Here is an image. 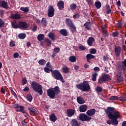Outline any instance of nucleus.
Segmentation results:
<instances>
[{
    "instance_id": "3",
    "label": "nucleus",
    "mask_w": 126,
    "mask_h": 126,
    "mask_svg": "<svg viewBox=\"0 0 126 126\" xmlns=\"http://www.w3.org/2000/svg\"><path fill=\"white\" fill-rule=\"evenodd\" d=\"M61 92L60 88L58 86L55 87L54 89H48V95L51 99H55L56 95L60 94Z\"/></svg>"
},
{
    "instance_id": "23",
    "label": "nucleus",
    "mask_w": 126,
    "mask_h": 126,
    "mask_svg": "<svg viewBox=\"0 0 126 126\" xmlns=\"http://www.w3.org/2000/svg\"><path fill=\"white\" fill-rule=\"evenodd\" d=\"M71 19L66 18L65 23L67 26H69L70 30H71Z\"/></svg>"
},
{
    "instance_id": "17",
    "label": "nucleus",
    "mask_w": 126,
    "mask_h": 126,
    "mask_svg": "<svg viewBox=\"0 0 126 126\" xmlns=\"http://www.w3.org/2000/svg\"><path fill=\"white\" fill-rule=\"evenodd\" d=\"M95 58V57L94 56V55H92L91 52H90V54H88L86 55L87 61L88 63H91V59H94Z\"/></svg>"
},
{
    "instance_id": "29",
    "label": "nucleus",
    "mask_w": 126,
    "mask_h": 126,
    "mask_svg": "<svg viewBox=\"0 0 126 126\" xmlns=\"http://www.w3.org/2000/svg\"><path fill=\"white\" fill-rule=\"evenodd\" d=\"M45 38V35L43 34H39L37 36V40L39 42H42L44 38Z\"/></svg>"
},
{
    "instance_id": "21",
    "label": "nucleus",
    "mask_w": 126,
    "mask_h": 126,
    "mask_svg": "<svg viewBox=\"0 0 126 126\" xmlns=\"http://www.w3.org/2000/svg\"><path fill=\"white\" fill-rule=\"evenodd\" d=\"M11 17L12 19H20L21 18L20 15L18 13L12 14L11 15Z\"/></svg>"
},
{
    "instance_id": "57",
    "label": "nucleus",
    "mask_w": 126,
    "mask_h": 126,
    "mask_svg": "<svg viewBox=\"0 0 126 126\" xmlns=\"http://www.w3.org/2000/svg\"><path fill=\"white\" fill-rule=\"evenodd\" d=\"M102 34L104 36H108L109 35V33L108 32H103Z\"/></svg>"
},
{
    "instance_id": "27",
    "label": "nucleus",
    "mask_w": 126,
    "mask_h": 126,
    "mask_svg": "<svg viewBox=\"0 0 126 126\" xmlns=\"http://www.w3.org/2000/svg\"><path fill=\"white\" fill-rule=\"evenodd\" d=\"M12 27L13 28H15V29H17V28H19V25L17 24L16 22V21H14L11 23Z\"/></svg>"
},
{
    "instance_id": "43",
    "label": "nucleus",
    "mask_w": 126,
    "mask_h": 126,
    "mask_svg": "<svg viewBox=\"0 0 126 126\" xmlns=\"http://www.w3.org/2000/svg\"><path fill=\"white\" fill-rule=\"evenodd\" d=\"M103 89L101 87H97L96 88V91L97 92H102Z\"/></svg>"
},
{
    "instance_id": "31",
    "label": "nucleus",
    "mask_w": 126,
    "mask_h": 126,
    "mask_svg": "<svg viewBox=\"0 0 126 126\" xmlns=\"http://www.w3.org/2000/svg\"><path fill=\"white\" fill-rule=\"evenodd\" d=\"M95 6L97 9H99V8H101L102 6L101 2H100V1H95Z\"/></svg>"
},
{
    "instance_id": "26",
    "label": "nucleus",
    "mask_w": 126,
    "mask_h": 126,
    "mask_svg": "<svg viewBox=\"0 0 126 126\" xmlns=\"http://www.w3.org/2000/svg\"><path fill=\"white\" fill-rule=\"evenodd\" d=\"M20 10L24 11V13H28L29 12V7H21Z\"/></svg>"
},
{
    "instance_id": "7",
    "label": "nucleus",
    "mask_w": 126,
    "mask_h": 126,
    "mask_svg": "<svg viewBox=\"0 0 126 126\" xmlns=\"http://www.w3.org/2000/svg\"><path fill=\"white\" fill-rule=\"evenodd\" d=\"M123 68H124V65L122 66H119L118 69H120V71L119 72H118L117 74V78L118 82H124V76H122V69H123Z\"/></svg>"
},
{
    "instance_id": "46",
    "label": "nucleus",
    "mask_w": 126,
    "mask_h": 126,
    "mask_svg": "<svg viewBox=\"0 0 126 126\" xmlns=\"http://www.w3.org/2000/svg\"><path fill=\"white\" fill-rule=\"evenodd\" d=\"M101 29L102 30V32H107V30L106 25L102 26V27H101Z\"/></svg>"
},
{
    "instance_id": "42",
    "label": "nucleus",
    "mask_w": 126,
    "mask_h": 126,
    "mask_svg": "<svg viewBox=\"0 0 126 126\" xmlns=\"http://www.w3.org/2000/svg\"><path fill=\"white\" fill-rule=\"evenodd\" d=\"M96 51L97 50L95 48H93L90 50V52H91L92 55H93V54H96Z\"/></svg>"
},
{
    "instance_id": "61",
    "label": "nucleus",
    "mask_w": 126,
    "mask_h": 126,
    "mask_svg": "<svg viewBox=\"0 0 126 126\" xmlns=\"http://www.w3.org/2000/svg\"><path fill=\"white\" fill-rule=\"evenodd\" d=\"M22 82L23 84H26L27 83V80L26 79H23Z\"/></svg>"
},
{
    "instance_id": "11",
    "label": "nucleus",
    "mask_w": 126,
    "mask_h": 126,
    "mask_svg": "<svg viewBox=\"0 0 126 126\" xmlns=\"http://www.w3.org/2000/svg\"><path fill=\"white\" fill-rule=\"evenodd\" d=\"M115 54L116 56V57H119L122 51V48L120 46H116L115 48Z\"/></svg>"
},
{
    "instance_id": "12",
    "label": "nucleus",
    "mask_w": 126,
    "mask_h": 126,
    "mask_svg": "<svg viewBox=\"0 0 126 126\" xmlns=\"http://www.w3.org/2000/svg\"><path fill=\"white\" fill-rule=\"evenodd\" d=\"M96 113V109L95 108L89 109L87 110L86 114L88 115V117H91V116H94Z\"/></svg>"
},
{
    "instance_id": "14",
    "label": "nucleus",
    "mask_w": 126,
    "mask_h": 126,
    "mask_svg": "<svg viewBox=\"0 0 126 126\" xmlns=\"http://www.w3.org/2000/svg\"><path fill=\"white\" fill-rule=\"evenodd\" d=\"M0 7H3V8H5V9H8L9 8L7 2L2 0H0Z\"/></svg>"
},
{
    "instance_id": "1",
    "label": "nucleus",
    "mask_w": 126,
    "mask_h": 126,
    "mask_svg": "<svg viewBox=\"0 0 126 126\" xmlns=\"http://www.w3.org/2000/svg\"><path fill=\"white\" fill-rule=\"evenodd\" d=\"M104 111L107 114L109 120L107 121V124L111 125H118L119 122L118 119L121 117V113L118 110H115L114 107H107Z\"/></svg>"
},
{
    "instance_id": "53",
    "label": "nucleus",
    "mask_w": 126,
    "mask_h": 126,
    "mask_svg": "<svg viewBox=\"0 0 126 126\" xmlns=\"http://www.w3.org/2000/svg\"><path fill=\"white\" fill-rule=\"evenodd\" d=\"M61 34H62V35H63L64 36H66L68 35L67 32H61Z\"/></svg>"
},
{
    "instance_id": "25",
    "label": "nucleus",
    "mask_w": 126,
    "mask_h": 126,
    "mask_svg": "<svg viewBox=\"0 0 126 126\" xmlns=\"http://www.w3.org/2000/svg\"><path fill=\"white\" fill-rule=\"evenodd\" d=\"M71 31H72V32H76V27H75V25H74L72 20L71 22Z\"/></svg>"
},
{
    "instance_id": "60",
    "label": "nucleus",
    "mask_w": 126,
    "mask_h": 126,
    "mask_svg": "<svg viewBox=\"0 0 126 126\" xmlns=\"http://www.w3.org/2000/svg\"><path fill=\"white\" fill-rule=\"evenodd\" d=\"M117 6H118L119 7H121V3L120 0H118V1H117Z\"/></svg>"
},
{
    "instance_id": "54",
    "label": "nucleus",
    "mask_w": 126,
    "mask_h": 126,
    "mask_svg": "<svg viewBox=\"0 0 126 126\" xmlns=\"http://www.w3.org/2000/svg\"><path fill=\"white\" fill-rule=\"evenodd\" d=\"M103 61H104L105 62H107L109 60V57H108L107 56H103Z\"/></svg>"
},
{
    "instance_id": "35",
    "label": "nucleus",
    "mask_w": 126,
    "mask_h": 126,
    "mask_svg": "<svg viewBox=\"0 0 126 126\" xmlns=\"http://www.w3.org/2000/svg\"><path fill=\"white\" fill-rule=\"evenodd\" d=\"M119 100H120L121 101H126V94H122L121 97H119Z\"/></svg>"
},
{
    "instance_id": "30",
    "label": "nucleus",
    "mask_w": 126,
    "mask_h": 126,
    "mask_svg": "<svg viewBox=\"0 0 126 126\" xmlns=\"http://www.w3.org/2000/svg\"><path fill=\"white\" fill-rule=\"evenodd\" d=\"M48 36L50 37V39L52 41H55V35L54 33H52V32H50L48 34Z\"/></svg>"
},
{
    "instance_id": "49",
    "label": "nucleus",
    "mask_w": 126,
    "mask_h": 126,
    "mask_svg": "<svg viewBox=\"0 0 126 126\" xmlns=\"http://www.w3.org/2000/svg\"><path fill=\"white\" fill-rule=\"evenodd\" d=\"M79 49H80V50L84 51L86 50V48L84 46H79Z\"/></svg>"
},
{
    "instance_id": "10",
    "label": "nucleus",
    "mask_w": 126,
    "mask_h": 126,
    "mask_svg": "<svg viewBox=\"0 0 126 126\" xmlns=\"http://www.w3.org/2000/svg\"><path fill=\"white\" fill-rule=\"evenodd\" d=\"M19 28L20 29H22L23 30H25V29H27L28 27H29V25L27 24L26 22L20 21L19 23Z\"/></svg>"
},
{
    "instance_id": "47",
    "label": "nucleus",
    "mask_w": 126,
    "mask_h": 126,
    "mask_svg": "<svg viewBox=\"0 0 126 126\" xmlns=\"http://www.w3.org/2000/svg\"><path fill=\"white\" fill-rule=\"evenodd\" d=\"M9 46L11 47H14V46H15V43H14V41L11 40L10 42Z\"/></svg>"
},
{
    "instance_id": "56",
    "label": "nucleus",
    "mask_w": 126,
    "mask_h": 126,
    "mask_svg": "<svg viewBox=\"0 0 126 126\" xmlns=\"http://www.w3.org/2000/svg\"><path fill=\"white\" fill-rule=\"evenodd\" d=\"M123 25V24L122 22H119L117 24V26H118L119 28H121Z\"/></svg>"
},
{
    "instance_id": "24",
    "label": "nucleus",
    "mask_w": 126,
    "mask_h": 126,
    "mask_svg": "<svg viewBox=\"0 0 126 126\" xmlns=\"http://www.w3.org/2000/svg\"><path fill=\"white\" fill-rule=\"evenodd\" d=\"M50 120L52 122H56L57 120V117L56 116L55 114L52 113L50 115Z\"/></svg>"
},
{
    "instance_id": "37",
    "label": "nucleus",
    "mask_w": 126,
    "mask_h": 126,
    "mask_svg": "<svg viewBox=\"0 0 126 126\" xmlns=\"http://www.w3.org/2000/svg\"><path fill=\"white\" fill-rule=\"evenodd\" d=\"M46 63H47V62H46L44 59H41L38 61V63L40 65H45V64H46Z\"/></svg>"
},
{
    "instance_id": "32",
    "label": "nucleus",
    "mask_w": 126,
    "mask_h": 126,
    "mask_svg": "<svg viewBox=\"0 0 126 126\" xmlns=\"http://www.w3.org/2000/svg\"><path fill=\"white\" fill-rule=\"evenodd\" d=\"M76 3H71V5H70V8L71 10H75V9H76Z\"/></svg>"
},
{
    "instance_id": "9",
    "label": "nucleus",
    "mask_w": 126,
    "mask_h": 126,
    "mask_svg": "<svg viewBox=\"0 0 126 126\" xmlns=\"http://www.w3.org/2000/svg\"><path fill=\"white\" fill-rule=\"evenodd\" d=\"M55 8L52 5H50L48 10V16L49 17H53L55 15Z\"/></svg>"
},
{
    "instance_id": "22",
    "label": "nucleus",
    "mask_w": 126,
    "mask_h": 126,
    "mask_svg": "<svg viewBox=\"0 0 126 126\" xmlns=\"http://www.w3.org/2000/svg\"><path fill=\"white\" fill-rule=\"evenodd\" d=\"M72 126H79L78 121L76 120V118H73L71 122Z\"/></svg>"
},
{
    "instance_id": "55",
    "label": "nucleus",
    "mask_w": 126,
    "mask_h": 126,
    "mask_svg": "<svg viewBox=\"0 0 126 126\" xmlns=\"http://www.w3.org/2000/svg\"><path fill=\"white\" fill-rule=\"evenodd\" d=\"M11 93L12 95H13L14 97H16V94L15 93V92H14V91H13V90H11Z\"/></svg>"
},
{
    "instance_id": "40",
    "label": "nucleus",
    "mask_w": 126,
    "mask_h": 126,
    "mask_svg": "<svg viewBox=\"0 0 126 126\" xmlns=\"http://www.w3.org/2000/svg\"><path fill=\"white\" fill-rule=\"evenodd\" d=\"M41 23L44 25V26H47V20H46V18H43L41 20Z\"/></svg>"
},
{
    "instance_id": "19",
    "label": "nucleus",
    "mask_w": 126,
    "mask_h": 126,
    "mask_svg": "<svg viewBox=\"0 0 126 126\" xmlns=\"http://www.w3.org/2000/svg\"><path fill=\"white\" fill-rule=\"evenodd\" d=\"M28 110L30 111V113L32 116H36L38 115V112H37V111L35 110L34 108L32 107H29Z\"/></svg>"
},
{
    "instance_id": "4",
    "label": "nucleus",
    "mask_w": 126,
    "mask_h": 126,
    "mask_svg": "<svg viewBox=\"0 0 126 126\" xmlns=\"http://www.w3.org/2000/svg\"><path fill=\"white\" fill-rule=\"evenodd\" d=\"M76 87L79 90L81 91H90L91 87L88 81H83V82H81L79 84H76Z\"/></svg>"
},
{
    "instance_id": "59",
    "label": "nucleus",
    "mask_w": 126,
    "mask_h": 126,
    "mask_svg": "<svg viewBox=\"0 0 126 126\" xmlns=\"http://www.w3.org/2000/svg\"><path fill=\"white\" fill-rule=\"evenodd\" d=\"M37 30V26H34L32 29V31L35 32Z\"/></svg>"
},
{
    "instance_id": "16",
    "label": "nucleus",
    "mask_w": 126,
    "mask_h": 126,
    "mask_svg": "<svg viewBox=\"0 0 126 126\" xmlns=\"http://www.w3.org/2000/svg\"><path fill=\"white\" fill-rule=\"evenodd\" d=\"M75 113V110L74 109H67V115L68 117H72L73 116Z\"/></svg>"
},
{
    "instance_id": "52",
    "label": "nucleus",
    "mask_w": 126,
    "mask_h": 126,
    "mask_svg": "<svg viewBox=\"0 0 126 126\" xmlns=\"http://www.w3.org/2000/svg\"><path fill=\"white\" fill-rule=\"evenodd\" d=\"M94 72L96 73V72H99V70H100L99 67H97V66H95V67H94Z\"/></svg>"
},
{
    "instance_id": "51",
    "label": "nucleus",
    "mask_w": 126,
    "mask_h": 126,
    "mask_svg": "<svg viewBox=\"0 0 126 126\" xmlns=\"http://www.w3.org/2000/svg\"><path fill=\"white\" fill-rule=\"evenodd\" d=\"M73 17L74 19H75V18H79L80 15H79V14H74Z\"/></svg>"
},
{
    "instance_id": "62",
    "label": "nucleus",
    "mask_w": 126,
    "mask_h": 126,
    "mask_svg": "<svg viewBox=\"0 0 126 126\" xmlns=\"http://www.w3.org/2000/svg\"><path fill=\"white\" fill-rule=\"evenodd\" d=\"M19 109H20V111H21V112H22V111H23V110H24V106H20Z\"/></svg>"
},
{
    "instance_id": "13",
    "label": "nucleus",
    "mask_w": 126,
    "mask_h": 126,
    "mask_svg": "<svg viewBox=\"0 0 126 126\" xmlns=\"http://www.w3.org/2000/svg\"><path fill=\"white\" fill-rule=\"evenodd\" d=\"M95 41L94 37L93 36H90L87 40V43L88 46H93V43Z\"/></svg>"
},
{
    "instance_id": "2",
    "label": "nucleus",
    "mask_w": 126,
    "mask_h": 126,
    "mask_svg": "<svg viewBox=\"0 0 126 126\" xmlns=\"http://www.w3.org/2000/svg\"><path fill=\"white\" fill-rule=\"evenodd\" d=\"M53 66L51 65V63L48 62V73L51 72L52 76L56 79L62 82L63 83H65V80L63 79L62 74L59 71L58 69H54L53 71Z\"/></svg>"
},
{
    "instance_id": "36",
    "label": "nucleus",
    "mask_w": 126,
    "mask_h": 126,
    "mask_svg": "<svg viewBox=\"0 0 126 126\" xmlns=\"http://www.w3.org/2000/svg\"><path fill=\"white\" fill-rule=\"evenodd\" d=\"M90 24V22H86V23H85V24H84V26H85V29H87V30H91V27L89 25Z\"/></svg>"
},
{
    "instance_id": "58",
    "label": "nucleus",
    "mask_w": 126,
    "mask_h": 126,
    "mask_svg": "<svg viewBox=\"0 0 126 126\" xmlns=\"http://www.w3.org/2000/svg\"><path fill=\"white\" fill-rule=\"evenodd\" d=\"M60 50V48H59V47L56 48L55 49H54V51H55V53L56 52H57V53L59 52Z\"/></svg>"
},
{
    "instance_id": "6",
    "label": "nucleus",
    "mask_w": 126,
    "mask_h": 126,
    "mask_svg": "<svg viewBox=\"0 0 126 126\" xmlns=\"http://www.w3.org/2000/svg\"><path fill=\"white\" fill-rule=\"evenodd\" d=\"M111 80V76L109 75V74H103L102 77L98 79V83L102 84L103 82H108Z\"/></svg>"
},
{
    "instance_id": "28",
    "label": "nucleus",
    "mask_w": 126,
    "mask_h": 126,
    "mask_svg": "<svg viewBox=\"0 0 126 126\" xmlns=\"http://www.w3.org/2000/svg\"><path fill=\"white\" fill-rule=\"evenodd\" d=\"M106 14H111L112 13V9L110 5H106Z\"/></svg>"
},
{
    "instance_id": "64",
    "label": "nucleus",
    "mask_w": 126,
    "mask_h": 126,
    "mask_svg": "<svg viewBox=\"0 0 126 126\" xmlns=\"http://www.w3.org/2000/svg\"><path fill=\"white\" fill-rule=\"evenodd\" d=\"M123 63L124 64V66L126 68V59H124V62H123Z\"/></svg>"
},
{
    "instance_id": "38",
    "label": "nucleus",
    "mask_w": 126,
    "mask_h": 126,
    "mask_svg": "<svg viewBox=\"0 0 126 126\" xmlns=\"http://www.w3.org/2000/svg\"><path fill=\"white\" fill-rule=\"evenodd\" d=\"M97 75V73H96L95 72L93 74V75H92V80L93 81H96Z\"/></svg>"
},
{
    "instance_id": "48",
    "label": "nucleus",
    "mask_w": 126,
    "mask_h": 126,
    "mask_svg": "<svg viewBox=\"0 0 126 126\" xmlns=\"http://www.w3.org/2000/svg\"><path fill=\"white\" fill-rule=\"evenodd\" d=\"M119 32H113L112 33V36L114 37L118 36L119 35Z\"/></svg>"
},
{
    "instance_id": "44",
    "label": "nucleus",
    "mask_w": 126,
    "mask_h": 126,
    "mask_svg": "<svg viewBox=\"0 0 126 126\" xmlns=\"http://www.w3.org/2000/svg\"><path fill=\"white\" fill-rule=\"evenodd\" d=\"M63 73H68L69 72V69L68 67H63Z\"/></svg>"
},
{
    "instance_id": "15",
    "label": "nucleus",
    "mask_w": 126,
    "mask_h": 126,
    "mask_svg": "<svg viewBox=\"0 0 126 126\" xmlns=\"http://www.w3.org/2000/svg\"><path fill=\"white\" fill-rule=\"evenodd\" d=\"M57 6L59 7L60 10H63L64 8V2L63 0H60L57 3Z\"/></svg>"
},
{
    "instance_id": "20",
    "label": "nucleus",
    "mask_w": 126,
    "mask_h": 126,
    "mask_svg": "<svg viewBox=\"0 0 126 126\" xmlns=\"http://www.w3.org/2000/svg\"><path fill=\"white\" fill-rule=\"evenodd\" d=\"M77 101L78 103H80V105H82L83 103H85V100L83 97H81V96H79V97H77Z\"/></svg>"
},
{
    "instance_id": "39",
    "label": "nucleus",
    "mask_w": 126,
    "mask_h": 126,
    "mask_svg": "<svg viewBox=\"0 0 126 126\" xmlns=\"http://www.w3.org/2000/svg\"><path fill=\"white\" fill-rule=\"evenodd\" d=\"M27 99L29 101V102H31L33 99V97L31 94H28L27 96Z\"/></svg>"
},
{
    "instance_id": "5",
    "label": "nucleus",
    "mask_w": 126,
    "mask_h": 126,
    "mask_svg": "<svg viewBox=\"0 0 126 126\" xmlns=\"http://www.w3.org/2000/svg\"><path fill=\"white\" fill-rule=\"evenodd\" d=\"M31 86L34 91L38 93L39 95H43V90H42V86L38 84L36 82H32Z\"/></svg>"
},
{
    "instance_id": "33",
    "label": "nucleus",
    "mask_w": 126,
    "mask_h": 126,
    "mask_svg": "<svg viewBox=\"0 0 126 126\" xmlns=\"http://www.w3.org/2000/svg\"><path fill=\"white\" fill-rule=\"evenodd\" d=\"M69 61L72 63L76 62V57L75 56H70Z\"/></svg>"
},
{
    "instance_id": "50",
    "label": "nucleus",
    "mask_w": 126,
    "mask_h": 126,
    "mask_svg": "<svg viewBox=\"0 0 126 126\" xmlns=\"http://www.w3.org/2000/svg\"><path fill=\"white\" fill-rule=\"evenodd\" d=\"M13 57L14 59H17V58L19 57V54H18L17 52H16L14 54Z\"/></svg>"
},
{
    "instance_id": "8",
    "label": "nucleus",
    "mask_w": 126,
    "mask_h": 126,
    "mask_svg": "<svg viewBox=\"0 0 126 126\" xmlns=\"http://www.w3.org/2000/svg\"><path fill=\"white\" fill-rule=\"evenodd\" d=\"M80 121L82 122H89L92 120V117H88L87 114L81 113L79 116Z\"/></svg>"
},
{
    "instance_id": "34",
    "label": "nucleus",
    "mask_w": 126,
    "mask_h": 126,
    "mask_svg": "<svg viewBox=\"0 0 126 126\" xmlns=\"http://www.w3.org/2000/svg\"><path fill=\"white\" fill-rule=\"evenodd\" d=\"M19 39H21L23 40V39H25L26 38V34L24 33H20L18 35Z\"/></svg>"
},
{
    "instance_id": "45",
    "label": "nucleus",
    "mask_w": 126,
    "mask_h": 126,
    "mask_svg": "<svg viewBox=\"0 0 126 126\" xmlns=\"http://www.w3.org/2000/svg\"><path fill=\"white\" fill-rule=\"evenodd\" d=\"M4 21L1 20V19H0V27H3V26H4Z\"/></svg>"
},
{
    "instance_id": "41",
    "label": "nucleus",
    "mask_w": 126,
    "mask_h": 126,
    "mask_svg": "<svg viewBox=\"0 0 126 126\" xmlns=\"http://www.w3.org/2000/svg\"><path fill=\"white\" fill-rule=\"evenodd\" d=\"M109 99L110 100H118L119 98L117 95H111Z\"/></svg>"
},
{
    "instance_id": "63",
    "label": "nucleus",
    "mask_w": 126,
    "mask_h": 126,
    "mask_svg": "<svg viewBox=\"0 0 126 126\" xmlns=\"http://www.w3.org/2000/svg\"><path fill=\"white\" fill-rule=\"evenodd\" d=\"M122 126H126V121H124V122H123Z\"/></svg>"
},
{
    "instance_id": "18",
    "label": "nucleus",
    "mask_w": 126,
    "mask_h": 126,
    "mask_svg": "<svg viewBox=\"0 0 126 126\" xmlns=\"http://www.w3.org/2000/svg\"><path fill=\"white\" fill-rule=\"evenodd\" d=\"M87 105H83L82 104L81 106H80L79 107V111H80L81 113H84L85 111H86L87 110Z\"/></svg>"
}]
</instances>
